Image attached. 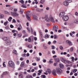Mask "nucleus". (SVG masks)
I'll return each mask as SVG.
<instances>
[{
    "label": "nucleus",
    "instance_id": "1",
    "mask_svg": "<svg viewBox=\"0 0 78 78\" xmlns=\"http://www.w3.org/2000/svg\"><path fill=\"white\" fill-rule=\"evenodd\" d=\"M42 18L43 19H44L46 22H50V21L51 22H52L53 23H55V20H54V19L53 17H52L51 15H50L49 16V17L48 15H46L44 17H42Z\"/></svg>",
    "mask_w": 78,
    "mask_h": 78
},
{
    "label": "nucleus",
    "instance_id": "2",
    "mask_svg": "<svg viewBox=\"0 0 78 78\" xmlns=\"http://www.w3.org/2000/svg\"><path fill=\"white\" fill-rule=\"evenodd\" d=\"M8 65L10 67H12L13 69L15 68V63L13 62V61L10 60L9 61L8 63Z\"/></svg>",
    "mask_w": 78,
    "mask_h": 78
},
{
    "label": "nucleus",
    "instance_id": "3",
    "mask_svg": "<svg viewBox=\"0 0 78 78\" xmlns=\"http://www.w3.org/2000/svg\"><path fill=\"white\" fill-rule=\"evenodd\" d=\"M55 70L56 72L57 73V74L59 75H61L63 72L62 69L59 68H56L55 69Z\"/></svg>",
    "mask_w": 78,
    "mask_h": 78
},
{
    "label": "nucleus",
    "instance_id": "4",
    "mask_svg": "<svg viewBox=\"0 0 78 78\" xmlns=\"http://www.w3.org/2000/svg\"><path fill=\"white\" fill-rule=\"evenodd\" d=\"M34 41V36H31L28 38V42H33Z\"/></svg>",
    "mask_w": 78,
    "mask_h": 78
},
{
    "label": "nucleus",
    "instance_id": "5",
    "mask_svg": "<svg viewBox=\"0 0 78 78\" xmlns=\"http://www.w3.org/2000/svg\"><path fill=\"white\" fill-rule=\"evenodd\" d=\"M61 61L65 64H70V62H69L66 60H65L63 58H61Z\"/></svg>",
    "mask_w": 78,
    "mask_h": 78
},
{
    "label": "nucleus",
    "instance_id": "6",
    "mask_svg": "<svg viewBox=\"0 0 78 78\" xmlns=\"http://www.w3.org/2000/svg\"><path fill=\"white\" fill-rule=\"evenodd\" d=\"M11 14L12 16H14L15 17H18L19 16V14L17 12H11Z\"/></svg>",
    "mask_w": 78,
    "mask_h": 78
},
{
    "label": "nucleus",
    "instance_id": "7",
    "mask_svg": "<svg viewBox=\"0 0 78 78\" xmlns=\"http://www.w3.org/2000/svg\"><path fill=\"white\" fill-rule=\"evenodd\" d=\"M65 16V12H61L59 14V17H62L63 18Z\"/></svg>",
    "mask_w": 78,
    "mask_h": 78
},
{
    "label": "nucleus",
    "instance_id": "8",
    "mask_svg": "<svg viewBox=\"0 0 78 78\" xmlns=\"http://www.w3.org/2000/svg\"><path fill=\"white\" fill-rule=\"evenodd\" d=\"M31 16V14H30L27 13L26 15V17L27 18V19H28L29 21H31V18L29 16Z\"/></svg>",
    "mask_w": 78,
    "mask_h": 78
},
{
    "label": "nucleus",
    "instance_id": "9",
    "mask_svg": "<svg viewBox=\"0 0 78 78\" xmlns=\"http://www.w3.org/2000/svg\"><path fill=\"white\" fill-rule=\"evenodd\" d=\"M58 26L55 25L53 26V30L55 31V32H57L58 31Z\"/></svg>",
    "mask_w": 78,
    "mask_h": 78
},
{
    "label": "nucleus",
    "instance_id": "10",
    "mask_svg": "<svg viewBox=\"0 0 78 78\" xmlns=\"http://www.w3.org/2000/svg\"><path fill=\"white\" fill-rule=\"evenodd\" d=\"M62 19H64L65 21H67L69 19V16H64V17H63Z\"/></svg>",
    "mask_w": 78,
    "mask_h": 78
},
{
    "label": "nucleus",
    "instance_id": "11",
    "mask_svg": "<svg viewBox=\"0 0 78 78\" xmlns=\"http://www.w3.org/2000/svg\"><path fill=\"white\" fill-rule=\"evenodd\" d=\"M52 74L54 76L56 75V69H54L52 71Z\"/></svg>",
    "mask_w": 78,
    "mask_h": 78
},
{
    "label": "nucleus",
    "instance_id": "12",
    "mask_svg": "<svg viewBox=\"0 0 78 78\" xmlns=\"http://www.w3.org/2000/svg\"><path fill=\"white\" fill-rule=\"evenodd\" d=\"M5 42L6 44H7V45H10V44H11V41L9 40H7L5 41Z\"/></svg>",
    "mask_w": 78,
    "mask_h": 78
},
{
    "label": "nucleus",
    "instance_id": "13",
    "mask_svg": "<svg viewBox=\"0 0 78 78\" xmlns=\"http://www.w3.org/2000/svg\"><path fill=\"white\" fill-rule=\"evenodd\" d=\"M66 43L67 44H69V45H72V42L69 41V40H67L66 42Z\"/></svg>",
    "mask_w": 78,
    "mask_h": 78
},
{
    "label": "nucleus",
    "instance_id": "14",
    "mask_svg": "<svg viewBox=\"0 0 78 78\" xmlns=\"http://www.w3.org/2000/svg\"><path fill=\"white\" fill-rule=\"evenodd\" d=\"M63 4L64 5H65V6H67V5H69V3L67 1H64L63 3Z\"/></svg>",
    "mask_w": 78,
    "mask_h": 78
},
{
    "label": "nucleus",
    "instance_id": "15",
    "mask_svg": "<svg viewBox=\"0 0 78 78\" xmlns=\"http://www.w3.org/2000/svg\"><path fill=\"white\" fill-rule=\"evenodd\" d=\"M39 32L40 33V35L41 36V38H43V34H42V32H41V31H39Z\"/></svg>",
    "mask_w": 78,
    "mask_h": 78
},
{
    "label": "nucleus",
    "instance_id": "16",
    "mask_svg": "<svg viewBox=\"0 0 78 78\" xmlns=\"http://www.w3.org/2000/svg\"><path fill=\"white\" fill-rule=\"evenodd\" d=\"M13 53L15 55H17V51L16 50H14L13 51Z\"/></svg>",
    "mask_w": 78,
    "mask_h": 78
},
{
    "label": "nucleus",
    "instance_id": "17",
    "mask_svg": "<svg viewBox=\"0 0 78 78\" xmlns=\"http://www.w3.org/2000/svg\"><path fill=\"white\" fill-rule=\"evenodd\" d=\"M54 39H57L59 38V37L58 36H56V35H54Z\"/></svg>",
    "mask_w": 78,
    "mask_h": 78
},
{
    "label": "nucleus",
    "instance_id": "18",
    "mask_svg": "<svg viewBox=\"0 0 78 78\" xmlns=\"http://www.w3.org/2000/svg\"><path fill=\"white\" fill-rule=\"evenodd\" d=\"M33 17L34 18V20H37V17L35 16H33Z\"/></svg>",
    "mask_w": 78,
    "mask_h": 78
},
{
    "label": "nucleus",
    "instance_id": "19",
    "mask_svg": "<svg viewBox=\"0 0 78 78\" xmlns=\"http://www.w3.org/2000/svg\"><path fill=\"white\" fill-rule=\"evenodd\" d=\"M60 67V68L61 69H63L64 67V65H62V64H60L59 65Z\"/></svg>",
    "mask_w": 78,
    "mask_h": 78
},
{
    "label": "nucleus",
    "instance_id": "20",
    "mask_svg": "<svg viewBox=\"0 0 78 78\" xmlns=\"http://www.w3.org/2000/svg\"><path fill=\"white\" fill-rule=\"evenodd\" d=\"M43 46L45 50H47V48H48L47 46H45V45L43 44Z\"/></svg>",
    "mask_w": 78,
    "mask_h": 78
},
{
    "label": "nucleus",
    "instance_id": "21",
    "mask_svg": "<svg viewBox=\"0 0 78 78\" xmlns=\"http://www.w3.org/2000/svg\"><path fill=\"white\" fill-rule=\"evenodd\" d=\"M4 17V15L0 14V19H3Z\"/></svg>",
    "mask_w": 78,
    "mask_h": 78
},
{
    "label": "nucleus",
    "instance_id": "22",
    "mask_svg": "<svg viewBox=\"0 0 78 78\" xmlns=\"http://www.w3.org/2000/svg\"><path fill=\"white\" fill-rule=\"evenodd\" d=\"M45 0H41L40 2V3H41V4H44L45 2Z\"/></svg>",
    "mask_w": 78,
    "mask_h": 78
},
{
    "label": "nucleus",
    "instance_id": "23",
    "mask_svg": "<svg viewBox=\"0 0 78 78\" xmlns=\"http://www.w3.org/2000/svg\"><path fill=\"white\" fill-rule=\"evenodd\" d=\"M48 72L49 74H50L51 72V71L50 69H47Z\"/></svg>",
    "mask_w": 78,
    "mask_h": 78
},
{
    "label": "nucleus",
    "instance_id": "24",
    "mask_svg": "<svg viewBox=\"0 0 78 78\" xmlns=\"http://www.w3.org/2000/svg\"><path fill=\"white\" fill-rule=\"evenodd\" d=\"M2 39H3L4 41H6L8 39L7 37H4L3 38H2Z\"/></svg>",
    "mask_w": 78,
    "mask_h": 78
},
{
    "label": "nucleus",
    "instance_id": "25",
    "mask_svg": "<svg viewBox=\"0 0 78 78\" xmlns=\"http://www.w3.org/2000/svg\"><path fill=\"white\" fill-rule=\"evenodd\" d=\"M22 8H27V6L26 5H21Z\"/></svg>",
    "mask_w": 78,
    "mask_h": 78
},
{
    "label": "nucleus",
    "instance_id": "26",
    "mask_svg": "<svg viewBox=\"0 0 78 78\" xmlns=\"http://www.w3.org/2000/svg\"><path fill=\"white\" fill-rule=\"evenodd\" d=\"M12 19V17H10L8 20L9 22H11V20Z\"/></svg>",
    "mask_w": 78,
    "mask_h": 78
},
{
    "label": "nucleus",
    "instance_id": "27",
    "mask_svg": "<svg viewBox=\"0 0 78 78\" xmlns=\"http://www.w3.org/2000/svg\"><path fill=\"white\" fill-rule=\"evenodd\" d=\"M35 59L37 61H40V58H39L38 57H36Z\"/></svg>",
    "mask_w": 78,
    "mask_h": 78
},
{
    "label": "nucleus",
    "instance_id": "28",
    "mask_svg": "<svg viewBox=\"0 0 78 78\" xmlns=\"http://www.w3.org/2000/svg\"><path fill=\"white\" fill-rule=\"evenodd\" d=\"M53 60L51 58L50 59L49 61V63H53V62L52 61Z\"/></svg>",
    "mask_w": 78,
    "mask_h": 78
},
{
    "label": "nucleus",
    "instance_id": "29",
    "mask_svg": "<svg viewBox=\"0 0 78 78\" xmlns=\"http://www.w3.org/2000/svg\"><path fill=\"white\" fill-rule=\"evenodd\" d=\"M20 11L21 12V13H23V12L24 11L21 8H20Z\"/></svg>",
    "mask_w": 78,
    "mask_h": 78
},
{
    "label": "nucleus",
    "instance_id": "30",
    "mask_svg": "<svg viewBox=\"0 0 78 78\" xmlns=\"http://www.w3.org/2000/svg\"><path fill=\"white\" fill-rule=\"evenodd\" d=\"M45 39H47V38H49V37H48V34H46L45 36Z\"/></svg>",
    "mask_w": 78,
    "mask_h": 78
},
{
    "label": "nucleus",
    "instance_id": "31",
    "mask_svg": "<svg viewBox=\"0 0 78 78\" xmlns=\"http://www.w3.org/2000/svg\"><path fill=\"white\" fill-rule=\"evenodd\" d=\"M66 2H67L68 3H71L72 1V0H66Z\"/></svg>",
    "mask_w": 78,
    "mask_h": 78
},
{
    "label": "nucleus",
    "instance_id": "32",
    "mask_svg": "<svg viewBox=\"0 0 78 78\" xmlns=\"http://www.w3.org/2000/svg\"><path fill=\"white\" fill-rule=\"evenodd\" d=\"M74 23H77L78 24V19H77L75 20H74Z\"/></svg>",
    "mask_w": 78,
    "mask_h": 78
},
{
    "label": "nucleus",
    "instance_id": "33",
    "mask_svg": "<svg viewBox=\"0 0 78 78\" xmlns=\"http://www.w3.org/2000/svg\"><path fill=\"white\" fill-rule=\"evenodd\" d=\"M25 66V65L24 64V62H22L21 64L20 65V66L21 67H23Z\"/></svg>",
    "mask_w": 78,
    "mask_h": 78
},
{
    "label": "nucleus",
    "instance_id": "34",
    "mask_svg": "<svg viewBox=\"0 0 78 78\" xmlns=\"http://www.w3.org/2000/svg\"><path fill=\"white\" fill-rule=\"evenodd\" d=\"M77 70H78L77 69H73V72H74V73H75V72H77Z\"/></svg>",
    "mask_w": 78,
    "mask_h": 78
},
{
    "label": "nucleus",
    "instance_id": "35",
    "mask_svg": "<svg viewBox=\"0 0 78 78\" xmlns=\"http://www.w3.org/2000/svg\"><path fill=\"white\" fill-rule=\"evenodd\" d=\"M26 77L27 78H31L33 77V76L31 75H29L27 76Z\"/></svg>",
    "mask_w": 78,
    "mask_h": 78
},
{
    "label": "nucleus",
    "instance_id": "36",
    "mask_svg": "<svg viewBox=\"0 0 78 78\" xmlns=\"http://www.w3.org/2000/svg\"><path fill=\"white\" fill-rule=\"evenodd\" d=\"M41 78H46V76L44 75H42L41 76Z\"/></svg>",
    "mask_w": 78,
    "mask_h": 78
},
{
    "label": "nucleus",
    "instance_id": "37",
    "mask_svg": "<svg viewBox=\"0 0 78 78\" xmlns=\"http://www.w3.org/2000/svg\"><path fill=\"white\" fill-rule=\"evenodd\" d=\"M72 61V62H74V59H75V58L74 57H73L71 58Z\"/></svg>",
    "mask_w": 78,
    "mask_h": 78
},
{
    "label": "nucleus",
    "instance_id": "38",
    "mask_svg": "<svg viewBox=\"0 0 78 78\" xmlns=\"http://www.w3.org/2000/svg\"><path fill=\"white\" fill-rule=\"evenodd\" d=\"M36 11H37V12H41V9L37 8L36 9Z\"/></svg>",
    "mask_w": 78,
    "mask_h": 78
},
{
    "label": "nucleus",
    "instance_id": "39",
    "mask_svg": "<svg viewBox=\"0 0 78 78\" xmlns=\"http://www.w3.org/2000/svg\"><path fill=\"white\" fill-rule=\"evenodd\" d=\"M20 3H22V4H23V3H24V1L23 0H21L20 1Z\"/></svg>",
    "mask_w": 78,
    "mask_h": 78
},
{
    "label": "nucleus",
    "instance_id": "40",
    "mask_svg": "<svg viewBox=\"0 0 78 78\" xmlns=\"http://www.w3.org/2000/svg\"><path fill=\"white\" fill-rule=\"evenodd\" d=\"M8 72L7 71H5L3 73V75H6L7 74H8Z\"/></svg>",
    "mask_w": 78,
    "mask_h": 78
},
{
    "label": "nucleus",
    "instance_id": "41",
    "mask_svg": "<svg viewBox=\"0 0 78 78\" xmlns=\"http://www.w3.org/2000/svg\"><path fill=\"white\" fill-rule=\"evenodd\" d=\"M27 29L29 33H30V28L29 27H27Z\"/></svg>",
    "mask_w": 78,
    "mask_h": 78
},
{
    "label": "nucleus",
    "instance_id": "42",
    "mask_svg": "<svg viewBox=\"0 0 78 78\" xmlns=\"http://www.w3.org/2000/svg\"><path fill=\"white\" fill-rule=\"evenodd\" d=\"M32 66H35L37 65V64L35 62V63H33L32 64Z\"/></svg>",
    "mask_w": 78,
    "mask_h": 78
},
{
    "label": "nucleus",
    "instance_id": "43",
    "mask_svg": "<svg viewBox=\"0 0 78 78\" xmlns=\"http://www.w3.org/2000/svg\"><path fill=\"white\" fill-rule=\"evenodd\" d=\"M28 34H26L23 36V37H28Z\"/></svg>",
    "mask_w": 78,
    "mask_h": 78
},
{
    "label": "nucleus",
    "instance_id": "44",
    "mask_svg": "<svg viewBox=\"0 0 78 78\" xmlns=\"http://www.w3.org/2000/svg\"><path fill=\"white\" fill-rule=\"evenodd\" d=\"M4 13H5V14H9V12H8L7 11H4Z\"/></svg>",
    "mask_w": 78,
    "mask_h": 78
},
{
    "label": "nucleus",
    "instance_id": "45",
    "mask_svg": "<svg viewBox=\"0 0 78 78\" xmlns=\"http://www.w3.org/2000/svg\"><path fill=\"white\" fill-rule=\"evenodd\" d=\"M51 48L52 50H55V47L53 45H52L51 46Z\"/></svg>",
    "mask_w": 78,
    "mask_h": 78
},
{
    "label": "nucleus",
    "instance_id": "46",
    "mask_svg": "<svg viewBox=\"0 0 78 78\" xmlns=\"http://www.w3.org/2000/svg\"><path fill=\"white\" fill-rule=\"evenodd\" d=\"M28 48H32V45L31 44H29L28 46Z\"/></svg>",
    "mask_w": 78,
    "mask_h": 78
},
{
    "label": "nucleus",
    "instance_id": "47",
    "mask_svg": "<svg viewBox=\"0 0 78 78\" xmlns=\"http://www.w3.org/2000/svg\"><path fill=\"white\" fill-rule=\"evenodd\" d=\"M20 78H23V77L22 76V74H20L19 76Z\"/></svg>",
    "mask_w": 78,
    "mask_h": 78
},
{
    "label": "nucleus",
    "instance_id": "48",
    "mask_svg": "<svg viewBox=\"0 0 78 78\" xmlns=\"http://www.w3.org/2000/svg\"><path fill=\"white\" fill-rule=\"evenodd\" d=\"M55 60L57 62H59V58H58L55 59Z\"/></svg>",
    "mask_w": 78,
    "mask_h": 78
},
{
    "label": "nucleus",
    "instance_id": "49",
    "mask_svg": "<svg viewBox=\"0 0 78 78\" xmlns=\"http://www.w3.org/2000/svg\"><path fill=\"white\" fill-rule=\"evenodd\" d=\"M5 62H4L3 63V66L4 67H6V65H5Z\"/></svg>",
    "mask_w": 78,
    "mask_h": 78
},
{
    "label": "nucleus",
    "instance_id": "50",
    "mask_svg": "<svg viewBox=\"0 0 78 78\" xmlns=\"http://www.w3.org/2000/svg\"><path fill=\"white\" fill-rule=\"evenodd\" d=\"M16 20L15 19H14L12 20V23H16Z\"/></svg>",
    "mask_w": 78,
    "mask_h": 78
},
{
    "label": "nucleus",
    "instance_id": "51",
    "mask_svg": "<svg viewBox=\"0 0 78 78\" xmlns=\"http://www.w3.org/2000/svg\"><path fill=\"white\" fill-rule=\"evenodd\" d=\"M73 48H70V52H72V51H73Z\"/></svg>",
    "mask_w": 78,
    "mask_h": 78
},
{
    "label": "nucleus",
    "instance_id": "52",
    "mask_svg": "<svg viewBox=\"0 0 78 78\" xmlns=\"http://www.w3.org/2000/svg\"><path fill=\"white\" fill-rule=\"evenodd\" d=\"M59 48L61 50H63V47H62V46H60Z\"/></svg>",
    "mask_w": 78,
    "mask_h": 78
},
{
    "label": "nucleus",
    "instance_id": "53",
    "mask_svg": "<svg viewBox=\"0 0 78 78\" xmlns=\"http://www.w3.org/2000/svg\"><path fill=\"white\" fill-rule=\"evenodd\" d=\"M4 25L6 26L7 24H8V21H6V22H5L4 23Z\"/></svg>",
    "mask_w": 78,
    "mask_h": 78
},
{
    "label": "nucleus",
    "instance_id": "54",
    "mask_svg": "<svg viewBox=\"0 0 78 78\" xmlns=\"http://www.w3.org/2000/svg\"><path fill=\"white\" fill-rule=\"evenodd\" d=\"M18 37H21V36H22V34H18Z\"/></svg>",
    "mask_w": 78,
    "mask_h": 78
},
{
    "label": "nucleus",
    "instance_id": "55",
    "mask_svg": "<svg viewBox=\"0 0 78 78\" xmlns=\"http://www.w3.org/2000/svg\"><path fill=\"white\" fill-rule=\"evenodd\" d=\"M33 76L34 77L36 76V73H34L33 74Z\"/></svg>",
    "mask_w": 78,
    "mask_h": 78
},
{
    "label": "nucleus",
    "instance_id": "56",
    "mask_svg": "<svg viewBox=\"0 0 78 78\" xmlns=\"http://www.w3.org/2000/svg\"><path fill=\"white\" fill-rule=\"evenodd\" d=\"M10 28H14V26L12 25L11 24L10 25Z\"/></svg>",
    "mask_w": 78,
    "mask_h": 78
},
{
    "label": "nucleus",
    "instance_id": "57",
    "mask_svg": "<svg viewBox=\"0 0 78 78\" xmlns=\"http://www.w3.org/2000/svg\"><path fill=\"white\" fill-rule=\"evenodd\" d=\"M74 55L76 57V56H77V55H76V53H74Z\"/></svg>",
    "mask_w": 78,
    "mask_h": 78
},
{
    "label": "nucleus",
    "instance_id": "58",
    "mask_svg": "<svg viewBox=\"0 0 78 78\" xmlns=\"http://www.w3.org/2000/svg\"><path fill=\"white\" fill-rule=\"evenodd\" d=\"M14 11H15V12H17V9H14Z\"/></svg>",
    "mask_w": 78,
    "mask_h": 78
},
{
    "label": "nucleus",
    "instance_id": "59",
    "mask_svg": "<svg viewBox=\"0 0 78 78\" xmlns=\"http://www.w3.org/2000/svg\"><path fill=\"white\" fill-rule=\"evenodd\" d=\"M56 42H57V41H56V40L54 41L53 42V44H56Z\"/></svg>",
    "mask_w": 78,
    "mask_h": 78
},
{
    "label": "nucleus",
    "instance_id": "60",
    "mask_svg": "<svg viewBox=\"0 0 78 78\" xmlns=\"http://www.w3.org/2000/svg\"><path fill=\"white\" fill-rule=\"evenodd\" d=\"M46 59H43V62L44 63H45V62H46Z\"/></svg>",
    "mask_w": 78,
    "mask_h": 78
},
{
    "label": "nucleus",
    "instance_id": "61",
    "mask_svg": "<svg viewBox=\"0 0 78 78\" xmlns=\"http://www.w3.org/2000/svg\"><path fill=\"white\" fill-rule=\"evenodd\" d=\"M6 7H11L10 5H6Z\"/></svg>",
    "mask_w": 78,
    "mask_h": 78
},
{
    "label": "nucleus",
    "instance_id": "62",
    "mask_svg": "<svg viewBox=\"0 0 78 78\" xmlns=\"http://www.w3.org/2000/svg\"><path fill=\"white\" fill-rule=\"evenodd\" d=\"M34 41H37V37H34Z\"/></svg>",
    "mask_w": 78,
    "mask_h": 78
},
{
    "label": "nucleus",
    "instance_id": "63",
    "mask_svg": "<svg viewBox=\"0 0 78 78\" xmlns=\"http://www.w3.org/2000/svg\"><path fill=\"white\" fill-rule=\"evenodd\" d=\"M29 62H30V61L29 60H27L26 61V63H27V64H28Z\"/></svg>",
    "mask_w": 78,
    "mask_h": 78
},
{
    "label": "nucleus",
    "instance_id": "64",
    "mask_svg": "<svg viewBox=\"0 0 78 78\" xmlns=\"http://www.w3.org/2000/svg\"><path fill=\"white\" fill-rule=\"evenodd\" d=\"M37 69L38 68H37V67H35L34 68V70H37Z\"/></svg>",
    "mask_w": 78,
    "mask_h": 78
}]
</instances>
